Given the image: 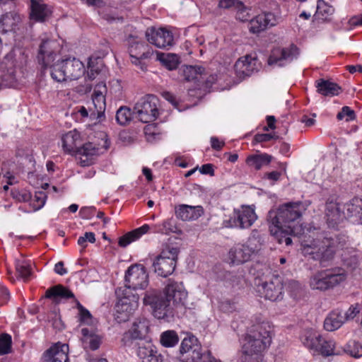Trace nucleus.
Segmentation results:
<instances>
[{
	"label": "nucleus",
	"instance_id": "obj_1",
	"mask_svg": "<svg viewBox=\"0 0 362 362\" xmlns=\"http://www.w3.org/2000/svg\"><path fill=\"white\" fill-rule=\"evenodd\" d=\"M187 298V292L182 282L168 279L164 292L158 290L146 291L143 301L144 305H150L153 314L158 319H168L173 316V305H185Z\"/></svg>",
	"mask_w": 362,
	"mask_h": 362
},
{
	"label": "nucleus",
	"instance_id": "obj_2",
	"mask_svg": "<svg viewBox=\"0 0 362 362\" xmlns=\"http://www.w3.org/2000/svg\"><path fill=\"white\" fill-rule=\"evenodd\" d=\"M271 332L269 322L252 326L244 339L242 362H262L263 352L272 343Z\"/></svg>",
	"mask_w": 362,
	"mask_h": 362
},
{
	"label": "nucleus",
	"instance_id": "obj_3",
	"mask_svg": "<svg viewBox=\"0 0 362 362\" xmlns=\"http://www.w3.org/2000/svg\"><path fill=\"white\" fill-rule=\"evenodd\" d=\"M345 239L342 237L320 235L301 244V251L304 256L319 261L323 267L334 257L336 250L343 249Z\"/></svg>",
	"mask_w": 362,
	"mask_h": 362
},
{
	"label": "nucleus",
	"instance_id": "obj_4",
	"mask_svg": "<svg viewBox=\"0 0 362 362\" xmlns=\"http://www.w3.org/2000/svg\"><path fill=\"white\" fill-rule=\"evenodd\" d=\"M305 210L301 202H288L279 206L276 210H270L267 219L269 226H276L277 229L300 233L302 228L299 222Z\"/></svg>",
	"mask_w": 362,
	"mask_h": 362
},
{
	"label": "nucleus",
	"instance_id": "obj_5",
	"mask_svg": "<svg viewBox=\"0 0 362 362\" xmlns=\"http://www.w3.org/2000/svg\"><path fill=\"white\" fill-rule=\"evenodd\" d=\"M172 357L181 362H221L210 351L203 353L199 340L191 334L182 340L179 351Z\"/></svg>",
	"mask_w": 362,
	"mask_h": 362
},
{
	"label": "nucleus",
	"instance_id": "obj_6",
	"mask_svg": "<svg viewBox=\"0 0 362 362\" xmlns=\"http://www.w3.org/2000/svg\"><path fill=\"white\" fill-rule=\"evenodd\" d=\"M346 279V272L339 267L322 269L310 278V286L313 290L325 291L340 285Z\"/></svg>",
	"mask_w": 362,
	"mask_h": 362
},
{
	"label": "nucleus",
	"instance_id": "obj_7",
	"mask_svg": "<svg viewBox=\"0 0 362 362\" xmlns=\"http://www.w3.org/2000/svg\"><path fill=\"white\" fill-rule=\"evenodd\" d=\"M84 74V65L75 57L59 59L52 66V78L57 82L77 80Z\"/></svg>",
	"mask_w": 362,
	"mask_h": 362
},
{
	"label": "nucleus",
	"instance_id": "obj_8",
	"mask_svg": "<svg viewBox=\"0 0 362 362\" xmlns=\"http://www.w3.org/2000/svg\"><path fill=\"white\" fill-rule=\"evenodd\" d=\"M115 293L119 299L116 305L117 318L120 322H126L138 308L139 296L122 288H117Z\"/></svg>",
	"mask_w": 362,
	"mask_h": 362
},
{
	"label": "nucleus",
	"instance_id": "obj_9",
	"mask_svg": "<svg viewBox=\"0 0 362 362\" xmlns=\"http://www.w3.org/2000/svg\"><path fill=\"white\" fill-rule=\"evenodd\" d=\"M178 253L177 247H168L163 250L153 262L155 273L163 277L172 274L176 267Z\"/></svg>",
	"mask_w": 362,
	"mask_h": 362
},
{
	"label": "nucleus",
	"instance_id": "obj_10",
	"mask_svg": "<svg viewBox=\"0 0 362 362\" xmlns=\"http://www.w3.org/2000/svg\"><path fill=\"white\" fill-rule=\"evenodd\" d=\"M148 329V322L146 320H136L131 328L122 334V345L125 347L137 349V347H140L142 342L150 341L146 337Z\"/></svg>",
	"mask_w": 362,
	"mask_h": 362
},
{
	"label": "nucleus",
	"instance_id": "obj_11",
	"mask_svg": "<svg viewBox=\"0 0 362 362\" xmlns=\"http://www.w3.org/2000/svg\"><path fill=\"white\" fill-rule=\"evenodd\" d=\"M158 103L159 100L154 95L149 94L142 97L134 107V112L139 121L143 123L155 121L159 115Z\"/></svg>",
	"mask_w": 362,
	"mask_h": 362
},
{
	"label": "nucleus",
	"instance_id": "obj_12",
	"mask_svg": "<svg viewBox=\"0 0 362 362\" xmlns=\"http://www.w3.org/2000/svg\"><path fill=\"white\" fill-rule=\"evenodd\" d=\"M125 286L123 289L132 290L144 289L148 284V275L145 267L142 264L132 265L125 272Z\"/></svg>",
	"mask_w": 362,
	"mask_h": 362
},
{
	"label": "nucleus",
	"instance_id": "obj_13",
	"mask_svg": "<svg viewBox=\"0 0 362 362\" xmlns=\"http://www.w3.org/2000/svg\"><path fill=\"white\" fill-rule=\"evenodd\" d=\"M59 43L54 40H42L40 42L37 54V61L42 70L50 69L52 72V66L55 64L54 62L59 52Z\"/></svg>",
	"mask_w": 362,
	"mask_h": 362
},
{
	"label": "nucleus",
	"instance_id": "obj_14",
	"mask_svg": "<svg viewBox=\"0 0 362 362\" xmlns=\"http://www.w3.org/2000/svg\"><path fill=\"white\" fill-rule=\"evenodd\" d=\"M301 340L305 346L319 351L322 356L339 354L334 351L335 342L333 340H326L315 332H306L301 337Z\"/></svg>",
	"mask_w": 362,
	"mask_h": 362
},
{
	"label": "nucleus",
	"instance_id": "obj_15",
	"mask_svg": "<svg viewBox=\"0 0 362 362\" xmlns=\"http://www.w3.org/2000/svg\"><path fill=\"white\" fill-rule=\"evenodd\" d=\"M265 299L271 301H279L284 298V280L279 275H273L259 286Z\"/></svg>",
	"mask_w": 362,
	"mask_h": 362
},
{
	"label": "nucleus",
	"instance_id": "obj_16",
	"mask_svg": "<svg viewBox=\"0 0 362 362\" xmlns=\"http://www.w3.org/2000/svg\"><path fill=\"white\" fill-rule=\"evenodd\" d=\"M127 41L129 45L128 50L131 61L136 65H141V69L144 70V64L141 59H148L151 57V53L148 49V45L141 37L137 35H129Z\"/></svg>",
	"mask_w": 362,
	"mask_h": 362
},
{
	"label": "nucleus",
	"instance_id": "obj_17",
	"mask_svg": "<svg viewBox=\"0 0 362 362\" xmlns=\"http://www.w3.org/2000/svg\"><path fill=\"white\" fill-rule=\"evenodd\" d=\"M299 49L293 44L287 47H276L272 49L268 58V64L284 66L297 59L299 55Z\"/></svg>",
	"mask_w": 362,
	"mask_h": 362
},
{
	"label": "nucleus",
	"instance_id": "obj_18",
	"mask_svg": "<svg viewBox=\"0 0 362 362\" xmlns=\"http://www.w3.org/2000/svg\"><path fill=\"white\" fill-rule=\"evenodd\" d=\"M145 36L149 43L161 49L171 47L173 42V34L164 28H148L145 32Z\"/></svg>",
	"mask_w": 362,
	"mask_h": 362
},
{
	"label": "nucleus",
	"instance_id": "obj_19",
	"mask_svg": "<svg viewBox=\"0 0 362 362\" xmlns=\"http://www.w3.org/2000/svg\"><path fill=\"white\" fill-rule=\"evenodd\" d=\"M257 59L250 55L240 58L234 65L235 74L240 79L250 76L258 71Z\"/></svg>",
	"mask_w": 362,
	"mask_h": 362
},
{
	"label": "nucleus",
	"instance_id": "obj_20",
	"mask_svg": "<svg viewBox=\"0 0 362 362\" xmlns=\"http://www.w3.org/2000/svg\"><path fill=\"white\" fill-rule=\"evenodd\" d=\"M276 23V16L271 12H268L258 15L251 19L248 24V29L250 33L257 34L269 27L274 26Z\"/></svg>",
	"mask_w": 362,
	"mask_h": 362
},
{
	"label": "nucleus",
	"instance_id": "obj_21",
	"mask_svg": "<svg viewBox=\"0 0 362 362\" xmlns=\"http://www.w3.org/2000/svg\"><path fill=\"white\" fill-rule=\"evenodd\" d=\"M344 211L334 198H329L325 202V218L329 228H334L343 220Z\"/></svg>",
	"mask_w": 362,
	"mask_h": 362
},
{
	"label": "nucleus",
	"instance_id": "obj_22",
	"mask_svg": "<svg viewBox=\"0 0 362 362\" xmlns=\"http://www.w3.org/2000/svg\"><path fill=\"white\" fill-rule=\"evenodd\" d=\"M69 346L59 342L47 349L43 354L44 362H68Z\"/></svg>",
	"mask_w": 362,
	"mask_h": 362
},
{
	"label": "nucleus",
	"instance_id": "obj_23",
	"mask_svg": "<svg viewBox=\"0 0 362 362\" xmlns=\"http://www.w3.org/2000/svg\"><path fill=\"white\" fill-rule=\"evenodd\" d=\"M137 356L142 362H163V356L158 353L151 341H144L136 349Z\"/></svg>",
	"mask_w": 362,
	"mask_h": 362
},
{
	"label": "nucleus",
	"instance_id": "obj_24",
	"mask_svg": "<svg viewBox=\"0 0 362 362\" xmlns=\"http://www.w3.org/2000/svg\"><path fill=\"white\" fill-rule=\"evenodd\" d=\"M107 93L106 84L104 82L98 83L94 88L92 100L98 113V118L101 119L105 117V98Z\"/></svg>",
	"mask_w": 362,
	"mask_h": 362
},
{
	"label": "nucleus",
	"instance_id": "obj_25",
	"mask_svg": "<svg viewBox=\"0 0 362 362\" xmlns=\"http://www.w3.org/2000/svg\"><path fill=\"white\" fill-rule=\"evenodd\" d=\"M204 214V209L202 206H189L180 204L175 207L177 218L182 221L195 220Z\"/></svg>",
	"mask_w": 362,
	"mask_h": 362
},
{
	"label": "nucleus",
	"instance_id": "obj_26",
	"mask_svg": "<svg viewBox=\"0 0 362 362\" xmlns=\"http://www.w3.org/2000/svg\"><path fill=\"white\" fill-rule=\"evenodd\" d=\"M30 18L36 22H45L52 13L47 5L36 0H30Z\"/></svg>",
	"mask_w": 362,
	"mask_h": 362
},
{
	"label": "nucleus",
	"instance_id": "obj_27",
	"mask_svg": "<svg viewBox=\"0 0 362 362\" xmlns=\"http://www.w3.org/2000/svg\"><path fill=\"white\" fill-rule=\"evenodd\" d=\"M252 254L245 244H238L232 247L228 253L231 263L240 264L249 261Z\"/></svg>",
	"mask_w": 362,
	"mask_h": 362
},
{
	"label": "nucleus",
	"instance_id": "obj_28",
	"mask_svg": "<svg viewBox=\"0 0 362 362\" xmlns=\"http://www.w3.org/2000/svg\"><path fill=\"white\" fill-rule=\"evenodd\" d=\"M240 228H250L257 220L255 209L249 206H243L241 210H235Z\"/></svg>",
	"mask_w": 362,
	"mask_h": 362
},
{
	"label": "nucleus",
	"instance_id": "obj_29",
	"mask_svg": "<svg viewBox=\"0 0 362 362\" xmlns=\"http://www.w3.org/2000/svg\"><path fill=\"white\" fill-rule=\"evenodd\" d=\"M315 83L317 93L324 96L338 95L341 90V88L337 83L329 80L320 78Z\"/></svg>",
	"mask_w": 362,
	"mask_h": 362
},
{
	"label": "nucleus",
	"instance_id": "obj_30",
	"mask_svg": "<svg viewBox=\"0 0 362 362\" xmlns=\"http://www.w3.org/2000/svg\"><path fill=\"white\" fill-rule=\"evenodd\" d=\"M81 341L85 349L95 351L100 347L101 344V337L96 334L93 329L83 328L81 329Z\"/></svg>",
	"mask_w": 362,
	"mask_h": 362
},
{
	"label": "nucleus",
	"instance_id": "obj_31",
	"mask_svg": "<svg viewBox=\"0 0 362 362\" xmlns=\"http://www.w3.org/2000/svg\"><path fill=\"white\" fill-rule=\"evenodd\" d=\"M45 297L52 299L55 303H58L59 298H74V294L69 288L61 284H58L48 288L45 292Z\"/></svg>",
	"mask_w": 362,
	"mask_h": 362
},
{
	"label": "nucleus",
	"instance_id": "obj_32",
	"mask_svg": "<svg viewBox=\"0 0 362 362\" xmlns=\"http://www.w3.org/2000/svg\"><path fill=\"white\" fill-rule=\"evenodd\" d=\"M346 322L343 312L339 309L332 311L325 318L324 327L327 331L332 332Z\"/></svg>",
	"mask_w": 362,
	"mask_h": 362
},
{
	"label": "nucleus",
	"instance_id": "obj_33",
	"mask_svg": "<svg viewBox=\"0 0 362 362\" xmlns=\"http://www.w3.org/2000/svg\"><path fill=\"white\" fill-rule=\"evenodd\" d=\"M344 215L349 218L359 217L362 224V199L354 197L344 206Z\"/></svg>",
	"mask_w": 362,
	"mask_h": 362
},
{
	"label": "nucleus",
	"instance_id": "obj_34",
	"mask_svg": "<svg viewBox=\"0 0 362 362\" xmlns=\"http://www.w3.org/2000/svg\"><path fill=\"white\" fill-rule=\"evenodd\" d=\"M150 229L148 224H144L142 226L136 228L125 235H122L119 239V245L122 247H125L131 243L138 240L141 235L146 234Z\"/></svg>",
	"mask_w": 362,
	"mask_h": 362
},
{
	"label": "nucleus",
	"instance_id": "obj_35",
	"mask_svg": "<svg viewBox=\"0 0 362 362\" xmlns=\"http://www.w3.org/2000/svg\"><path fill=\"white\" fill-rule=\"evenodd\" d=\"M265 235L261 234L257 230H253L245 245L250 250V252L254 255L262 249L265 243Z\"/></svg>",
	"mask_w": 362,
	"mask_h": 362
},
{
	"label": "nucleus",
	"instance_id": "obj_36",
	"mask_svg": "<svg viewBox=\"0 0 362 362\" xmlns=\"http://www.w3.org/2000/svg\"><path fill=\"white\" fill-rule=\"evenodd\" d=\"M272 160V156L267 153L253 154L247 158L246 163L248 166L259 170L263 166L268 165Z\"/></svg>",
	"mask_w": 362,
	"mask_h": 362
},
{
	"label": "nucleus",
	"instance_id": "obj_37",
	"mask_svg": "<svg viewBox=\"0 0 362 362\" xmlns=\"http://www.w3.org/2000/svg\"><path fill=\"white\" fill-rule=\"evenodd\" d=\"M205 69L202 66H185L183 68V76L187 81L201 82L204 75Z\"/></svg>",
	"mask_w": 362,
	"mask_h": 362
},
{
	"label": "nucleus",
	"instance_id": "obj_38",
	"mask_svg": "<svg viewBox=\"0 0 362 362\" xmlns=\"http://www.w3.org/2000/svg\"><path fill=\"white\" fill-rule=\"evenodd\" d=\"M157 59L164 67L170 71L177 69L180 64V57L176 54L157 52Z\"/></svg>",
	"mask_w": 362,
	"mask_h": 362
},
{
	"label": "nucleus",
	"instance_id": "obj_39",
	"mask_svg": "<svg viewBox=\"0 0 362 362\" xmlns=\"http://www.w3.org/2000/svg\"><path fill=\"white\" fill-rule=\"evenodd\" d=\"M62 141L64 151L69 153H77L80 146L78 145L79 134L77 132H68L62 136Z\"/></svg>",
	"mask_w": 362,
	"mask_h": 362
},
{
	"label": "nucleus",
	"instance_id": "obj_40",
	"mask_svg": "<svg viewBox=\"0 0 362 362\" xmlns=\"http://www.w3.org/2000/svg\"><path fill=\"white\" fill-rule=\"evenodd\" d=\"M276 226H269V231L279 243L281 244L285 243L286 245H290L292 243V240L290 235H297L299 233H293L291 231H285L284 228H276Z\"/></svg>",
	"mask_w": 362,
	"mask_h": 362
},
{
	"label": "nucleus",
	"instance_id": "obj_41",
	"mask_svg": "<svg viewBox=\"0 0 362 362\" xmlns=\"http://www.w3.org/2000/svg\"><path fill=\"white\" fill-rule=\"evenodd\" d=\"M102 146L99 144H95L93 142H87L82 146H80L76 153L86 157H91L93 156H98L103 153Z\"/></svg>",
	"mask_w": 362,
	"mask_h": 362
},
{
	"label": "nucleus",
	"instance_id": "obj_42",
	"mask_svg": "<svg viewBox=\"0 0 362 362\" xmlns=\"http://www.w3.org/2000/svg\"><path fill=\"white\" fill-rule=\"evenodd\" d=\"M334 12V8L324 0H317L315 16L323 21L327 20Z\"/></svg>",
	"mask_w": 362,
	"mask_h": 362
},
{
	"label": "nucleus",
	"instance_id": "obj_43",
	"mask_svg": "<svg viewBox=\"0 0 362 362\" xmlns=\"http://www.w3.org/2000/svg\"><path fill=\"white\" fill-rule=\"evenodd\" d=\"M160 341L165 347H173L177 344L179 337L175 331L167 330L161 334Z\"/></svg>",
	"mask_w": 362,
	"mask_h": 362
},
{
	"label": "nucleus",
	"instance_id": "obj_44",
	"mask_svg": "<svg viewBox=\"0 0 362 362\" xmlns=\"http://www.w3.org/2000/svg\"><path fill=\"white\" fill-rule=\"evenodd\" d=\"M16 269L18 275L27 281L32 274L30 262L27 260H17Z\"/></svg>",
	"mask_w": 362,
	"mask_h": 362
},
{
	"label": "nucleus",
	"instance_id": "obj_45",
	"mask_svg": "<svg viewBox=\"0 0 362 362\" xmlns=\"http://www.w3.org/2000/svg\"><path fill=\"white\" fill-rule=\"evenodd\" d=\"M16 23L15 14L12 12L6 13L0 18V29L2 32H8L13 29Z\"/></svg>",
	"mask_w": 362,
	"mask_h": 362
},
{
	"label": "nucleus",
	"instance_id": "obj_46",
	"mask_svg": "<svg viewBox=\"0 0 362 362\" xmlns=\"http://www.w3.org/2000/svg\"><path fill=\"white\" fill-rule=\"evenodd\" d=\"M344 353L358 358L362 356V345L356 341H349L344 348Z\"/></svg>",
	"mask_w": 362,
	"mask_h": 362
},
{
	"label": "nucleus",
	"instance_id": "obj_47",
	"mask_svg": "<svg viewBox=\"0 0 362 362\" xmlns=\"http://www.w3.org/2000/svg\"><path fill=\"white\" fill-rule=\"evenodd\" d=\"M116 120L120 125H126L132 119V111L126 106L120 107L116 112Z\"/></svg>",
	"mask_w": 362,
	"mask_h": 362
},
{
	"label": "nucleus",
	"instance_id": "obj_48",
	"mask_svg": "<svg viewBox=\"0 0 362 362\" xmlns=\"http://www.w3.org/2000/svg\"><path fill=\"white\" fill-rule=\"evenodd\" d=\"M12 339L8 334H0V356L9 354L11 351Z\"/></svg>",
	"mask_w": 362,
	"mask_h": 362
},
{
	"label": "nucleus",
	"instance_id": "obj_49",
	"mask_svg": "<svg viewBox=\"0 0 362 362\" xmlns=\"http://www.w3.org/2000/svg\"><path fill=\"white\" fill-rule=\"evenodd\" d=\"M47 195L45 192L38 191L35 193L33 198L31 197L30 205L33 208L34 211H37L43 207L45 204Z\"/></svg>",
	"mask_w": 362,
	"mask_h": 362
},
{
	"label": "nucleus",
	"instance_id": "obj_50",
	"mask_svg": "<svg viewBox=\"0 0 362 362\" xmlns=\"http://www.w3.org/2000/svg\"><path fill=\"white\" fill-rule=\"evenodd\" d=\"M11 196L13 199L19 202H27L31 199L32 195L30 192L25 189L19 190L18 189H11Z\"/></svg>",
	"mask_w": 362,
	"mask_h": 362
},
{
	"label": "nucleus",
	"instance_id": "obj_51",
	"mask_svg": "<svg viewBox=\"0 0 362 362\" xmlns=\"http://www.w3.org/2000/svg\"><path fill=\"white\" fill-rule=\"evenodd\" d=\"M218 6L225 9L235 8L238 11H243L245 8L243 1L239 0H220Z\"/></svg>",
	"mask_w": 362,
	"mask_h": 362
},
{
	"label": "nucleus",
	"instance_id": "obj_52",
	"mask_svg": "<svg viewBox=\"0 0 362 362\" xmlns=\"http://www.w3.org/2000/svg\"><path fill=\"white\" fill-rule=\"evenodd\" d=\"M76 303V308L78 310L79 320L81 323L89 325L92 322L93 316L77 300H75Z\"/></svg>",
	"mask_w": 362,
	"mask_h": 362
},
{
	"label": "nucleus",
	"instance_id": "obj_53",
	"mask_svg": "<svg viewBox=\"0 0 362 362\" xmlns=\"http://www.w3.org/2000/svg\"><path fill=\"white\" fill-rule=\"evenodd\" d=\"M178 230L175 221L173 218H170L163 221L161 226H159L158 231L163 234H169L170 233H177Z\"/></svg>",
	"mask_w": 362,
	"mask_h": 362
},
{
	"label": "nucleus",
	"instance_id": "obj_54",
	"mask_svg": "<svg viewBox=\"0 0 362 362\" xmlns=\"http://www.w3.org/2000/svg\"><path fill=\"white\" fill-rule=\"evenodd\" d=\"M102 64L100 65L95 66L93 64V61L92 59H90L88 61V76L89 79L93 80L95 78V76L98 74L101 69Z\"/></svg>",
	"mask_w": 362,
	"mask_h": 362
},
{
	"label": "nucleus",
	"instance_id": "obj_55",
	"mask_svg": "<svg viewBox=\"0 0 362 362\" xmlns=\"http://www.w3.org/2000/svg\"><path fill=\"white\" fill-rule=\"evenodd\" d=\"M206 73L204 72V75H203V79L201 82H199L198 86L202 83L204 88L206 89H209L212 85L216 81L217 76L216 74H211L208 77L206 78Z\"/></svg>",
	"mask_w": 362,
	"mask_h": 362
},
{
	"label": "nucleus",
	"instance_id": "obj_56",
	"mask_svg": "<svg viewBox=\"0 0 362 362\" xmlns=\"http://www.w3.org/2000/svg\"><path fill=\"white\" fill-rule=\"evenodd\" d=\"M222 225L225 228H240V224L238 222V218H237V215L235 214V211H234L233 216H230L228 217V218L223 220Z\"/></svg>",
	"mask_w": 362,
	"mask_h": 362
},
{
	"label": "nucleus",
	"instance_id": "obj_57",
	"mask_svg": "<svg viewBox=\"0 0 362 362\" xmlns=\"http://www.w3.org/2000/svg\"><path fill=\"white\" fill-rule=\"evenodd\" d=\"M279 136L272 134H257L254 137V141L256 143H262L269 141L272 139H276Z\"/></svg>",
	"mask_w": 362,
	"mask_h": 362
},
{
	"label": "nucleus",
	"instance_id": "obj_58",
	"mask_svg": "<svg viewBox=\"0 0 362 362\" xmlns=\"http://www.w3.org/2000/svg\"><path fill=\"white\" fill-rule=\"evenodd\" d=\"M199 172L204 175L213 176L214 175V165L211 163L204 164L199 168Z\"/></svg>",
	"mask_w": 362,
	"mask_h": 362
},
{
	"label": "nucleus",
	"instance_id": "obj_59",
	"mask_svg": "<svg viewBox=\"0 0 362 362\" xmlns=\"http://www.w3.org/2000/svg\"><path fill=\"white\" fill-rule=\"evenodd\" d=\"M10 298V293L6 287L0 285V300L2 303H6Z\"/></svg>",
	"mask_w": 362,
	"mask_h": 362
},
{
	"label": "nucleus",
	"instance_id": "obj_60",
	"mask_svg": "<svg viewBox=\"0 0 362 362\" xmlns=\"http://www.w3.org/2000/svg\"><path fill=\"white\" fill-rule=\"evenodd\" d=\"M221 309L224 312H233L235 310V304L230 300H224L221 303Z\"/></svg>",
	"mask_w": 362,
	"mask_h": 362
},
{
	"label": "nucleus",
	"instance_id": "obj_61",
	"mask_svg": "<svg viewBox=\"0 0 362 362\" xmlns=\"http://www.w3.org/2000/svg\"><path fill=\"white\" fill-rule=\"evenodd\" d=\"M359 313V310L351 305L346 313H343V315L346 318V321L353 319L357 313Z\"/></svg>",
	"mask_w": 362,
	"mask_h": 362
},
{
	"label": "nucleus",
	"instance_id": "obj_62",
	"mask_svg": "<svg viewBox=\"0 0 362 362\" xmlns=\"http://www.w3.org/2000/svg\"><path fill=\"white\" fill-rule=\"evenodd\" d=\"M211 144L212 148L220 151L224 146V142H220L218 138L213 136L211 138Z\"/></svg>",
	"mask_w": 362,
	"mask_h": 362
},
{
	"label": "nucleus",
	"instance_id": "obj_63",
	"mask_svg": "<svg viewBox=\"0 0 362 362\" xmlns=\"http://www.w3.org/2000/svg\"><path fill=\"white\" fill-rule=\"evenodd\" d=\"M54 272L59 275H64L67 273V270L64 267V262L60 261L54 266Z\"/></svg>",
	"mask_w": 362,
	"mask_h": 362
},
{
	"label": "nucleus",
	"instance_id": "obj_64",
	"mask_svg": "<svg viewBox=\"0 0 362 362\" xmlns=\"http://www.w3.org/2000/svg\"><path fill=\"white\" fill-rule=\"evenodd\" d=\"M343 109H344L345 116L348 117V118L346 119V121L354 120L355 119V117H356L355 112L349 107L344 106V107H343Z\"/></svg>",
	"mask_w": 362,
	"mask_h": 362
}]
</instances>
